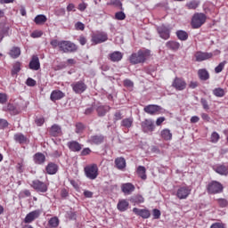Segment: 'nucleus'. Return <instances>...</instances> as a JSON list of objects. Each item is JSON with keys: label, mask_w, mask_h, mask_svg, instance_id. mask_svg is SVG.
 <instances>
[{"label": "nucleus", "mask_w": 228, "mask_h": 228, "mask_svg": "<svg viewBox=\"0 0 228 228\" xmlns=\"http://www.w3.org/2000/svg\"><path fill=\"white\" fill-rule=\"evenodd\" d=\"M151 58V50L146 48H142L138 50L137 53H133L129 56V62L132 65H138L140 63H145L146 61Z\"/></svg>", "instance_id": "f257e3e1"}, {"label": "nucleus", "mask_w": 228, "mask_h": 228, "mask_svg": "<svg viewBox=\"0 0 228 228\" xmlns=\"http://www.w3.org/2000/svg\"><path fill=\"white\" fill-rule=\"evenodd\" d=\"M208 20V16L203 12H195L191 20V26L192 29H199L206 24Z\"/></svg>", "instance_id": "f03ea898"}, {"label": "nucleus", "mask_w": 228, "mask_h": 228, "mask_svg": "<svg viewBox=\"0 0 228 228\" xmlns=\"http://www.w3.org/2000/svg\"><path fill=\"white\" fill-rule=\"evenodd\" d=\"M84 172L87 179L94 181L97 179L99 175V167H97V164L87 165L85 167Z\"/></svg>", "instance_id": "7ed1b4c3"}, {"label": "nucleus", "mask_w": 228, "mask_h": 228, "mask_svg": "<svg viewBox=\"0 0 228 228\" xmlns=\"http://www.w3.org/2000/svg\"><path fill=\"white\" fill-rule=\"evenodd\" d=\"M207 191L209 195H216L224 191V185L217 181H212L208 183L207 186Z\"/></svg>", "instance_id": "20e7f679"}, {"label": "nucleus", "mask_w": 228, "mask_h": 228, "mask_svg": "<svg viewBox=\"0 0 228 228\" xmlns=\"http://www.w3.org/2000/svg\"><path fill=\"white\" fill-rule=\"evenodd\" d=\"M171 86L176 90V92H183L186 90L188 83H186V80L183 77H175L172 81Z\"/></svg>", "instance_id": "39448f33"}, {"label": "nucleus", "mask_w": 228, "mask_h": 228, "mask_svg": "<svg viewBox=\"0 0 228 228\" xmlns=\"http://www.w3.org/2000/svg\"><path fill=\"white\" fill-rule=\"evenodd\" d=\"M60 51L61 53H76L77 51V45L70 41H60Z\"/></svg>", "instance_id": "423d86ee"}, {"label": "nucleus", "mask_w": 228, "mask_h": 228, "mask_svg": "<svg viewBox=\"0 0 228 228\" xmlns=\"http://www.w3.org/2000/svg\"><path fill=\"white\" fill-rule=\"evenodd\" d=\"M31 188L36 190L37 193H47V190H49V183L40 180H34L32 181Z\"/></svg>", "instance_id": "0eeeda50"}, {"label": "nucleus", "mask_w": 228, "mask_h": 228, "mask_svg": "<svg viewBox=\"0 0 228 228\" xmlns=\"http://www.w3.org/2000/svg\"><path fill=\"white\" fill-rule=\"evenodd\" d=\"M191 193V188L190 186H181L178 188L176 191V197L177 199H180V200H184L185 199H188Z\"/></svg>", "instance_id": "6e6552de"}, {"label": "nucleus", "mask_w": 228, "mask_h": 228, "mask_svg": "<svg viewBox=\"0 0 228 228\" xmlns=\"http://www.w3.org/2000/svg\"><path fill=\"white\" fill-rule=\"evenodd\" d=\"M71 88L75 94H84V92H86V88H88V86H86L85 81L79 80L72 83Z\"/></svg>", "instance_id": "1a4fd4ad"}, {"label": "nucleus", "mask_w": 228, "mask_h": 228, "mask_svg": "<svg viewBox=\"0 0 228 228\" xmlns=\"http://www.w3.org/2000/svg\"><path fill=\"white\" fill-rule=\"evenodd\" d=\"M141 127L143 133H152L156 129L154 121L151 118H146L142 121Z\"/></svg>", "instance_id": "9d476101"}, {"label": "nucleus", "mask_w": 228, "mask_h": 228, "mask_svg": "<svg viewBox=\"0 0 228 228\" xmlns=\"http://www.w3.org/2000/svg\"><path fill=\"white\" fill-rule=\"evenodd\" d=\"M157 32L163 40H168L170 38V28L165 25L158 27Z\"/></svg>", "instance_id": "9b49d317"}, {"label": "nucleus", "mask_w": 228, "mask_h": 228, "mask_svg": "<svg viewBox=\"0 0 228 228\" xmlns=\"http://www.w3.org/2000/svg\"><path fill=\"white\" fill-rule=\"evenodd\" d=\"M108 40V34L104 33V32H100L98 34H94L92 37V43L95 44V45H97V44H102L103 42H106Z\"/></svg>", "instance_id": "f8f14e48"}, {"label": "nucleus", "mask_w": 228, "mask_h": 228, "mask_svg": "<svg viewBox=\"0 0 228 228\" xmlns=\"http://www.w3.org/2000/svg\"><path fill=\"white\" fill-rule=\"evenodd\" d=\"M133 213H134L136 216H141V218H143L144 220L151 218V211L147 208H134Z\"/></svg>", "instance_id": "ddd939ff"}, {"label": "nucleus", "mask_w": 228, "mask_h": 228, "mask_svg": "<svg viewBox=\"0 0 228 228\" xmlns=\"http://www.w3.org/2000/svg\"><path fill=\"white\" fill-rule=\"evenodd\" d=\"M28 68L30 70H40V59L38 55H33L29 63Z\"/></svg>", "instance_id": "4468645a"}, {"label": "nucleus", "mask_w": 228, "mask_h": 228, "mask_svg": "<svg viewBox=\"0 0 228 228\" xmlns=\"http://www.w3.org/2000/svg\"><path fill=\"white\" fill-rule=\"evenodd\" d=\"M40 213L41 212L38 209L28 213L24 219V223L31 224L32 222H35V220L40 216Z\"/></svg>", "instance_id": "2eb2a0df"}, {"label": "nucleus", "mask_w": 228, "mask_h": 228, "mask_svg": "<svg viewBox=\"0 0 228 228\" xmlns=\"http://www.w3.org/2000/svg\"><path fill=\"white\" fill-rule=\"evenodd\" d=\"M108 58L110 61H113V63H118V61H121L122 59L124 58V53H122V52L119 51H115L110 53Z\"/></svg>", "instance_id": "dca6fc26"}, {"label": "nucleus", "mask_w": 228, "mask_h": 228, "mask_svg": "<svg viewBox=\"0 0 228 228\" xmlns=\"http://www.w3.org/2000/svg\"><path fill=\"white\" fill-rule=\"evenodd\" d=\"M134 190H136V187H134V184L131 183H126L121 185V191L125 195H131Z\"/></svg>", "instance_id": "f3484780"}, {"label": "nucleus", "mask_w": 228, "mask_h": 228, "mask_svg": "<svg viewBox=\"0 0 228 228\" xmlns=\"http://www.w3.org/2000/svg\"><path fill=\"white\" fill-rule=\"evenodd\" d=\"M196 61H204L206 60H211L213 58L212 53L197 52L195 53Z\"/></svg>", "instance_id": "a211bd4d"}, {"label": "nucleus", "mask_w": 228, "mask_h": 228, "mask_svg": "<svg viewBox=\"0 0 228 228\" xmlns=\"http://www.w3.org/2000/svg\"><path fill=\"white\" fill-rule=\"evenodd\" d=\"M67 147L68 149H69V151H71V152H79V151L83 149V146L81 145V143H79L77 141L68 142Z\"/></svg>", "instance_id": "6ab92c4d"}, {"label": "nucleus", "mask_w": 228, "mask_h": 228, "mask_svg": "<svg viewBox=\"0 0 228 228\" xmlns=\"http://www.w3.org/2000/svg\"><path fill=\"white\" fill-rule=\"evenodd\" d=\"M88 143H91V145H101V143H104V135H92L88 139Z\"/></svg>", "instance_id": "aec40b11"}, {"label": "nucleus", "mask_w": 228, "mask_h": 228, "mask_svg": "<svg viewBox=\"0 0 228 228\" xmlns=\"http://www.w3.org/2000/svg\"><path fill=\"white\" fill-rule=\"evenodd\" d=\"M143 110L148 115H156L161 110V107L159 105H147Z\"/></svg>", "instance_id": "412c9836"}, {"label": "nucleus", "mask_w": 228, "mask_h": 228, "mask_svg": "<svg viewBox=\"0 0 228 228\" xmlns=\"http://www.w3.org/2000/svg\"><path fill=\"white\" fill-rule=\"evenodd\" d=\"M50 136L57 137L61 136V126L58 125H53L49 129Z\"/></svg>", "instance_id": "4be33fe9"}, {"label": "nucleus", "mask_w": 228, "mask_h": 228, "mask_svg": "<svg viewBox=\"0 0 228 228\" xmlns=\"http://www.w3.org/2000/svg\"><path fill=\"white\" fill-rule=\"evenodd\" d=\"M65 97V93L61 92V90H53L51 93L50 99L51 101H60L61 99H63Z\"/></svg>", "instance_id": "5701e85b"}, {"label": "nucleus", "mask_w": 228, "mask_h": 228, "mask_svg": "<svg viewBox=\"0 0 228 228\" xmlns=\"http://www.w3.org/2000/svg\"><path fill=\"white\" fill-rule=\"evenodd\" d=\"M117 208L118 211L124 213V211H127V209H129V201H127V200H119Z\"/></svg>", "instance_id": "b1692460"}, {"label": "nucleus", "mask_w": 228, "mask_h": 228, "mask_svg": "<svg viewBox=\"0 0 228 228\" xmlns=\"http://www.w3.org/2000/svg\"><path fill=\"white\" fill-rule=\"evenodd\" d=\"M10 34V27L6 24H1L0 25V43L3 42V38L4 37H8Z\"/></svg>", "instance_id": "393cba45"}, {"label": "nucleus", "mask_w": 228, "mask_h": 228, "mask_svg": "<svg viewBox=\"0 0 228 228\" xmlns=\"http://www.w3.org/2000/svg\"><path fill=\"white\" fill-rule=\"evenodd\" d=\"M14 142L16 143H20V145H24L28 143V137H26L23 134H15L13 136Z\"/></svg>", "instance_id": "a878e982"}, {"label": "nucleus", "mask_w": 228, "mask_h": 228, "mask_svg": "<svg viewBox=\"0 0 228 228\" xmlns=\"http://www.w3.org/2000/svg\"><path fill=\"white\" fill-rule=\"evenodd\" d=\"M45 170H46V174H48L49 175H54V174L58 172V165H56L55 163L50 162L46 166Z\"/></svg>", "instance_id": "bb28decb"}, {"label": "nucleus", "mask_w": 228, "mask_h": 228, "mask_svg": "<svg viewBox=\"0 0 228 228\" xmlns=\"http://www.w3.org/2000/svg\"><path fill=\"white\" fill-rule=\"evenodd\" d=\"M36 165H44L45 163V155L42 152H37L33 157Z\"/></svg>", "instance_id": "cd10ccee"}, {"label": "nucleus", "mask_w": 228, "mask_h": 228, "mask_svg": "<svg viewBox=\"0 0 228 228\" xmlns=\"http://www.w3.org/2000/svg\"><path fill=\"white\" fill-rule=\"evenodd\" d=\"M198 77H200V81H208L209 79V71L206 69H200L198 70Z\"/></svg>", "instance_id": "c85d7f7f"}, {"label": "nucleus", "mask_w": 228, "mask_h": 228, "mask_svg": "<svg viewBox=\"0 0 228 228\" xmlns=\"http://www.w3.org/2000/svg\"><path fill=\"white\" fill-rule=\"evenodd\" d=\"M215 172H216V174H219L220 175H227L228 167L224 164L218 165L215 167Z\"/></svg>", "instance_id": "c756f323"}, {"label": "nucleus", "mask_w": 228, "mask_h": 228, "mask_svg": "<svg viewBox=\"0 0 228 228\" xmlns=\"http://www.w3.org/2000/svg\"><path fill=\"white\" fill-rule=\"evenodd\" d=\"M166 47H167L170 51H179L181 44H179L177 41H167L166 43Z\"/></svg>", "instance_id": "7c9ffc66"}, {"label": "nucleus", "mask_w": 228, "mask_h": 228, "mask_svg": "<svg viewBox=\"0 0 228 228\" xmlns=\"http://www.w3.org/2000/svg\"><path fill=\"white\" fill-rule=\"evenodd\" d=\"M111 108L108 105H100L97 107L96 111L98 113V117H104L108 111H110Z\"/></svg>", "instance_id": "2f4dec72"}, {"label": "nucleus", "mask_w": 228, "mask_h": 228, "mask_svg": "<svg viewBox=\"0 0 228 228\" xmlns=\"http://www.w3.org/2000/svg\"><path fill=\"white\" fill-rule=\"evenodd\" d=\"M199 6H200V1L199 0H191L185 4L187 10H197Z\"/></svg>", "instance_id": "473e14b6"}, {"label": "nucleus", "mask_w": 228, "mask_h": 228, "mask_svg": "<svg viewBox=\"0 0 228 228\" xmlns=\"http://www.w3.org/2000/svg\"><path fill=\"white\" fill-rule=\"evenodd\" d=\"M115 165L118 170H124V168H126V159L122 157L117 158L115 159Z\"/></svg>", "instance_id": "72a5a7b5"}, {"label": "nucleus", "mask_w": 228, "mask_h": 228, "mask_svg": "<svg viewBox=\"0 0 228 228\" xmlns=\"http://www.w3.org/2000/svg\"><path fill=\"white\" fill-rule=\"evenodd\" d=\"M9 55L14 60L19 58L20 56V48L17 46L12 47L9 52Z\"/></svg>", "instance_id": "f704fd0d"}, {"label": "nucleus", "mask_w": 228, "mask_h": 228, "mask_svg": "<svg viewBox=\"0 0 228 228\" xmlns=\"http://www.w3.org/2000/svg\"><path fill=\"white\" fill-rule=\"evenodd\" d=\"M130 201L132 202V204L136 206V204H143V202H145V199L142 195H136L132 197L130 199Z\"/></svg>", "instance_id": "c9c22d12"}, {"label": "nucleus", "mask_w": 228, "mask_h": 228, "mask_svg": "<svg viewBox=\"0 0 228 228\" xmlns=\"http://www.w3.org/2000/svg\"><path fill=\"white\" fill-rule=\"evenodd\" d=\"M146 172H147V169L145 168V167L139 166L137 167V175H139V177H141V179H142L143 181L147 179Z\"/></svg>", "instance_id": "e433bc0d"}, {"label": "nucleus", "mask_w": 228, "mask_h": 228, "mask_svg": "<svg viewBox=\"0 0 228 228\" xmlns=\"http://www.w3.org/2000/svg\"><path fill=\"white\" fill-rule=\"evenodd\" d=\"M34 22L37 25L45 24L47 22V17L44 14H38L35 17Z\"/></svg>", "instance_id": "4c0bfd02"}, {"label": "nucleus", "mask_w": 228, "mask_h": 228, "mask_svg": "<svg viewBox=\"0 0 228 228\" xmlns=\"http://www.w3.org/2000/svg\"><path fill=\"white\" fill-rule=\"evenodd\" d=\"M212 94L216 97H224L226 92H225V89H224L222 87H216V88L213 89Z\"/></svg>", "instance_id": "58836bf2"}, {"label": "nucleus", "mask_w": 228, "mask_h": 228, "mask_svg": "<svg viewBox=\"0 0 228 228\" xmlns=\"http://www.w3.org/2000/svg\"><path fill=\"white\" fill-rule=\"evenodd\" d=\"M176 37L178 40H181L182 42H186L188 39V32L184 30H178L176 31Z\"/></svg>", "instance_id": "ea45409f"}, {"label": "nucleus", "mask_w": 228, "mask_h": 228, "mask_svg": "<svg viewBox=\"0 0 228 228\" xmlns=\"http://www.w3.org/2000/svg\"><path fill=\"white\" fill-rule=\"evenodd\" d=\"M20 67H22V63L16 61L12 66V76H17L20 72Z\"/></svg>", "instance_id": "a19ab883"}, {"label": "nucleus", "mask_w": 228, "mask_h": 228, "mask_svg": "<svg viewBox=\"0 0 228 228\" xmlns=\"http://www.w3.org/2000/svg\"><path fill=\"white\" fill-rule=\"evenodd\" d=\"M160 134H161V138H163V140H166V141L172 140V134H171L170 130L167 128L163 129L161 131Z\"/></svg>", "instance_id": "79ce46f5"}, {"label": "nucleus", "mask_w": 228, "mask_h": 228, "mask_svg": "<svg viewBox=\"0 0 228 228\" xmlns=\"http://www.w3.org/2000/svg\"><path fill=\"white\" fill-rule=\"evenodd\" d=\"M133 122H134L133 118H126L121 121V126L122 127H126L127 129H129V127L133 126Z\"/></svg>", "instance_id": "37998d69"}, {"label": "nucleus", "mask_w": 228, "mask_h": 228, "mask_svg": "<svg viewBox=\"0 0 228 228\" xmlns=\"http://www.w3.org/2000/svg\"><path fill=\"white\" fill-rule=\"evenodd\" d=\"M48 225L50 228H56L60 225V219H58L56 216L52 217L48 221Z\"/></svg>", "instance_id": "c03bdc74"}, {"label": "nucleus", "mask_w": 228, "mask_h": 228, "mask_svg": "<svg viewBox=\"0 0 228 228\" xmlns=\"http://www.w3.org/2000/svg\"><path fill=\"white\" fill-rule=\"evenodd\" d=\"M6 110H7V111H10L11 115H19V110L12 103H8Z\"/></svg>", "instance_id": "a18cd8bd"}, {"label": "nucleus", "mask_w": 228, "mask_h": 228, "mask_svg": "<svg viewBox=\"0 0 228 228\" xmlns=\"http://www.w3.org/2000/svg\"><path fill=\"white\" fill-rule=\"evenodd\" d=\"M75 127V132L77 133V134H81V133L85 131V125L81 122L77 123Z\"/></svg>", "instance_id": "49530a36"}, {"label": "nucleus", "mask_w": 228, "mask_h": 228, "mask_svg": "<svg viewBox=\"0 0 228 228\" xmlns=\"http://www.w3.org/2000/svg\"><path fill=\"white\" fill-rule=\"evenodd\" d=\"M219 140H220V134L216 132H213L210 136L211 143H218Z\"/></svg>", "instance_id": "de8ad7c7"}, {"label": "nucleus", "mask_w": 228, "mask_h": 228, "mask_svg": "<svg viewBox=\"0 0 228 228\" xmlns=\"http://www.w3.org/2000/svg\"><path fill=\"white\" fill-rule=\"evenodd\" d=\"M226 63L227 61H224L223 62H220L218 66L215 68L216 74H220V72H222V70H224V69L225 68Z\"/></svg>", "instance_id": "09e8293b"}, {"label": "nucleus", "mask_w": 228, "mask_h": 228, "mask_svg": "<svg viewBox=\"0 0 228 228\" xmlns=\"http://www.w3.org/2000/svg\"><path fill=\"white\" fill-rule=\"evenodd\" d=\"M216 202H217L218 206L221 208H227V206H228V201L225 199H222V198L217 199Z\"/></svg>", "instance_id": "8fccbe9b"}, {"label": "nucleus", "mask_w": 228, "mask_h": 228, "mask_svg": "<svg viewBox=\"0 0 228 228\" xmlns=\"http://www.w3.org/2000/svg\"><path fill=\"white\" fill-rule=\"evenodd\" d=\"M8 102V94L0 93V104H6Z\"/></svg>", "instance_id": "3c124183"}, {"label": "nucleus", "mask_w": 228, "mask_h": 228, "mask_svg": "<svg viewBox=\"0 0 228 228\" xmlns=\"http://www.w3.org/2000/svg\"><path fill=\"white\" fill-rule=\"evenodd\" d=\"M200 103L203 107V110H205L206 111L209 110V103L208 102V100H206V98H201Z\"/></svg>", "instance_id": "603ef678"}, {"label": "nucleus", "mask_w": 228, "mask_h": 228, "mask_svg": "<svg viewBox=\"0 0 228 228\" xmlns=\"http://www.w3.org/2000/svg\"><path fill=\"white\" fill-rule=\"evenodd\" d=\"M42 35H44V32L42 30H35L34 32H32L30 34V37L32 38H40V37H42Z\"/></svg>", "instance_id": "864d4df0"}, {"label": "nucleus", "mask_w": 228, "mask_h": 228, "mask_svg": "<svg viewBox=\"0 0 228 228\" xmlns=\"http://www.w3.org/2000/svg\"><path fill=\"white\" fill-rule=\"evenodd\" d=\"M115 19H117V20H124L126 19V13H124V12H118L115 14Z\"/></svg>", "instance_id": "5fc2aeb1"}, {"label": "nucleus", "mask_w": 228, "mask_h": 228, "mask_svg": "<svg viewBox=\"0 0 228 228\" xmlns=\"http://www.w3.org/2000/svg\"><path fill=\"white\" fill-rule=\"evenodd\" d=\"M152 213H153L154 220H159V218L161 216V211H159V209H158V208H154L152 210Z\"/></svg>", "instance_id": "6e6d98bb"}, {"label": "nucleus", "mask_w": 228, "mask_h": 228, "mask_svg": "<svg viewBox=\"0 0 228 228\" xmlns=\"http://www.w3.org/2000/svg\"><path fill=\"white\" fill-rule=\"evenodd\" d=\"M75 29H77V31H85V25L83 24V22L77 21L75 24Z\"/></svg>", "instance_id": "4d7b16f0"}, {"label": "nucleus", "mask_w": 228, "mask_h": 228, "mask_svg": "<svg viewBox=\"0 0 228 228\" xmlns=\"http://www.w3.org/2000/svg\"><path fill=\"white\" fill-rule=\"evenodd\" d=\"M27 86H37V80L28 77L26 81Z\"/></svg>", "instance_id": "13d9d810"}, {"label": "nucleus", "mask_w": 228, "mask_h": 228, "mask_svg": "<svg viewBox=\"0 0 228 228\" xmlns=\"http://www.w3.org/2000/svg\"><path fill=\"white\" fill-rule=\"evenodd\" d=\"M110 4L122 10V2H120V0H110Z\"/></svg>", "instance_id": "bf43d9fd"}, {"label": "nucleus", "mask_w": 228, "mask_h": 228, "mask_svg": "<svg viewBox=\"0 0 228 228\" xmlns=\"http://www.w3.org/2000/svg\"><path fill=\"white\" fill-rule=\"evenodd\" d=\"M50 45H52L53 49H56V47H59L60 50V41H58V39H53L50 42Z\"/></svg>", "instance_id": "052dcab7"}, {"label": "nucleus", "mask_w": 228, "mask_h": 228, "mask_svg": "<svg viewBox=\"0 0 228 228\" xmlns=\"http://www.w3.org/2000/svg\"><path fill=\"white\" fill-rule=\"evenodd\" d=\"M45 122V119L44 118H38L35 120V123L37 124V126H38V127L44 126Z\"/></svg>", "instance_id": "680f3d73"}, {"label": "nucleus", "mask_w": 228, "mask_h": 228, "mask_svg": "<svg viewBox=\"0 0 228 228\" xmlns=\"http://www.w3.org/2000/svg\"><path fill=\"white\" fill-rule=\"evenodd\" d=\"M124 86H127L128 88H133L134 86V84L130 79L124 80Z\"/></svg>", "instance_id": "e2e57ef3"}, {"label": "nucleus", "mask_w": 228, "mask_h": 228, "mask_svg": "<svg viewBox=\"0 0 228 228\" xmlns=\"http://www.w3.org/2000/svg\"><path fill=\"white\" fill-rule=\"evenodd\" d=\"M4 127H8V121L6 119L0 118V129H4Z\"/></svg>", "instance_id": "0e129e2a"}, {"label": "nucleus", "mask_w": 228, "mask_h": 228, "mask_svg": "<svg viewBox=\"0 0 228 228\" xmlns=\"http://www.w3.org/2000/svg\"><path fill=\"white\" fill-rule=\"evenodd\" d=\"M118 120H122V113L120 111H117L114 114V122H118Z\"/></svg>", "instance_id": "69168bd1"}, {"label": "nucleus", "mask_w": 228, "mask_h": 228, "mask_svg": "<svg viewBox=\"0 0 228 228\" xmlns=\"http://www.w3.org/2000/svg\"><path fill=\"white\" fill-rule=\"evenodd\" d=\"M20 197H31V191L29 190H24L20 193Z\"/></svg>", "instance_id": "338daca9"}, {"label": "nucleus", "mask_w": 228, "mask_h": 228, "mask_svg": "<svg viewBox=\"0 0 228 228\" xmlns=\"http://www.w3.org/2000/svg\"><path fill=\"white\" fill-rule=\"evenodd\" d=\"M210 228H225V226L222 223H215L210 226Z\"/></svg>", "instance_id": "774afa93"}]
</instances>
